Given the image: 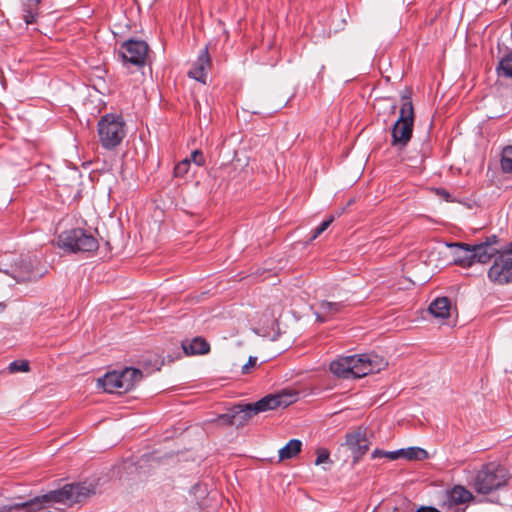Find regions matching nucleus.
<instances>
[{"instance_id":"obj_17","label":"nucleus","mask_w":512,"mask_h":512,"mask_svg":"<svg viewBox=\"0 0 512 512\" xmlns=\"http://www.w3.org/2000/svg\"><path fill=\"white\" fill-rule=\"evenodd\" d=\"M181 346L186 355H203L210 351L209 343L202 337L184 340Z\"/></svg>"},{"instance_id":"obj_16","label":"nucleus","mask_w":512,"mask_h":512,"mask_svg":"<svg viewBox=\"0 0 512 512\" xmlns=\"http://www.w3.org/2000/svg\"><path fill=\"white\" fill-rule=\"evenodd\" d=\"M118 372L119 376H121L120 384L122 393L132 390L143 377L142 371L133 367H126Z\"/></svg>"},{"instance_id":"obj_39","label":"nucleus","mask_w":512,"mask_h":512,"mask_svg":"<svg viewBox=\"0 0 512 512\" xmlns=\"http://www.w3.org/2000/svg\"><path fill=\"white\" fill-rule=\"evenodd\" d=\"M443 197H445L446 199H448L450 197V194L446 191H443Z\"/></svg>"},{"instance_id":"obj_18","label":"nucleus","mask_w":512,"mask_h":512,"mask_svg":"<svg viewBox=\"0 0 512 512\" xmlns=\"http://www.w3.org/2000/svg\"><path fill=\"white\" fill-rule=\"evenodd\" d=\"M473 499L472 493L463 486H455L447 492L446 502L450 508Z\"/></svg>"},{"instance_id":"obj_34","label":"nucleus","mask_w":512,"mask_h":512,"mask_svg":"<svg viewBox=\"0 0 512 512\" xmlns=\"http://www.w3.org/2000/svg\"><path fill=\"white\" fill-rule=\"evenodd\" d=\"M403 452L402 449L396 450V451H385V457L389 458L390 460H396L399 458H402Z\"/></svg>"},{"instance_id":"obj_20","label":"nucleus","mask_w":512,"mask_h":512,"mask_svg":"<svg viewBox=\"0 0 512 512\" xmlns=\"http://www.w3.org/2000/svg\"><path fill=\"white\" fill-rule=\"evenodd\" d=\"M450 301L447 297L435 299L429 306L432 315L438 318H447L450 315Z\"/></svg>"},{"instance_id":"obj_42","label":"nucleus","mask_w":512,"mask_h":512,"mask_svg":"<svg viewBox=\"0 0 512 512\" xmlns=\"http://www.w3.org/2000/svg\"><path fill=\"white\" fill-rule=\"evenodd\" d=\"M344 212V209H341L340 213H338V216H341V214H343Z\"/></svg>"},{"instance_id":"obj_8","label":"nucleus","mask_w":512,"mask_h":512,"mask_svg":"<svg viewBox=\"0 0 512 512\" xmlns=\"http://www.w3.org/2000/svg\"><path fill=\"white\" fill-rule=\"evenodd\" d=\"M455 248L454 262L462 267H470L475 263L486 264L488 253L476 244L453 243L449 245Z\"/></svg>"},{"instance_id":"obj_14","label":"nucleus","mask_w":512,"mask_h":512,"mask_svg":"<svg viewBox=\"0 0 512 512\" xmlns=\"http://www.w3.org/2000/svg\"><path fill=\"white\" fill-rule=\"evenodd\" d=\"M211 66V59L207 47L199 54L193 67L189 70L188 76L201 83H206L207 71Z\"/></svg>"},{"instance_id":"obj_13","label":"nucleus","mask_w":512,"mask_h":512,"mask_svg":"<svg viewBox=\"0 0 512 512\" xmlns=\"http://www.w3.org/2000/svg\"><path fill=\"white\" fill-rule=\"evenodd\" d=\"M5 273L10 275L18 283L35 281L41 276V274L34 272L31 261L24 259L16 263L11 271H5Z\"/></svg>"},{"instance_id":"obj_9","label":"nucleus","mask_w":512,"mask_h":512,"mask_svg":"<svg viewBox=\"0 0 512 512\" xmlns=\"http://www.w3.org/2000/svg\"><path fill=\"white\" fill-rule=\"evenodd\" d=\"M298 393L293 391H283L276 394H268L260 400L251 403L254 413L257 415L269 410H275L277 408H285L292 403L296 402Z\"/></svg>"},{"instance_id":"obj_6","label":"nucleus","mask_w":512,"mask_h":512,"mask_svg":"<svg viewBox=\"0 0 512 512\" xmlns=\"http://www.w3.org/2000/svg\"><path fill=\"white\" fill-rule=\"evenodd\" d=\"M99 141L103 148L112 150L119 146L126 135L121 116L106 114L98 122Z\"/></svg>"},{"instance_id":"obj_43","label":"nucleus","mask_w":512,"mask_h":512,"mask_svg":"<svg viewBox=\"0 0 512 512\" xmlns=\"http://www.w3.org/2000/svg\"><path fill=\"white\" fill-rule=\"evenodd\" d=\"M344 212V209H341L340 213H338V216H341V214H343Z\"/></svg>"},{"instance_id":"obj_30","label":"nucleus","mask_w":512,"mask_h":512,"mask_svg":"<svg viewBox=\"0 0 512 512\" xmlns=\"http://www.w3.org/2000/svg\"><path fill=\"white\" fill-rule=\"evenodd\" d=\"M232 416H233V410L232 407L228 410L227 413L221 414L215 419L216 422L222 424V425H229L232 426Z\"/></svg>"},{"instance_id":"obj_5","label":"nucleus","mask_w":512,"mask_h":512,"mask_svg":"<svg viewBox=\"0 0 512 512\" xmlns=\"http://www.w3.org/2000/svg\"><path fill=\"white\" fill-rule=\"evenodd\" d=\"M414 125V109L410 97H402L400 115L394 124L391 135V145L397 149H403L409 143Z\"/></svg>"},{"instance_id":"obj_29","label":"nucleus","mask_w":512,"mask_h":512,"mask_svg":"<svg viewBox=\"0 0 512 512\" xmlns=\"http://www.w3.org/2000/svg\"><path fill=\"white\" fill-rule=\"evenodd\" d=\"M334 221V216L331 215L327 220L323 221L319 226H317L313 230V234L310 238V240L316 239L319 235H321Z\"/></svg>"},{"instance_id":"obj_23","label":"nucleus","mask_w":512,"mask_h":512,"mask_svg":"<svg viewBox=\"0 0 512 512\" xmlns=\"http://www.w3.org/2000/svg\"><path fill=\"white\" fill-rule=\"evenodd\" d=\"M499 76L512 79V53L505 55L497 67Z\"/></svg>"},{"instance_id":"obj_10","label":"nucleus","mask_w":512,"mask_h":512,"mask_svg":"<svg viewBox=\"0 0 512 512\" xmlns=\"http://www.w3.org/2000/svg\"><path fill=\"white\" fill-rule=\"evenodd\" d=\"M148 44L142 40L129 39L120 48V54L124 62L135 66H143L148 54Z\"/></svg>"},{"instance_id":"obj_37","label":"nucleus","mask_w":512,"mask_h":512,"mask_svg":"<svg viewBox=\"0 0 512 512\" xmlns=\"http://www.w3.org/2000/svg\"><path fill=\"white\" fill-rule=\"evenodd\" d=\"M42 0H24L27 4H33L34 6H39Z\"/></svg>"},{"instance_id":"obj_36","label":"nucleus","mask_w":512,"mask_h":512,"mask_svg":"<svg viewBox=\"0 0 512 512\" xmlns=\"http://www.w3.org/2000/svg\"><path fill=\"white\" fill-rule=\"evenodd\" d=\"M416 512H439V511L434 507H422V508L418 509Z\"/></svg>"},{"instance_id":"obj_38","label":"nucleus","mask_w":512,"mask_h":512,"mask_svg":"<svg viewBox=\"0 0 512 512\" xmlns=\"http://www.w3.org/2000/svg\"><path fill=\"white\" fill-rule=\"evenodd\" d=\"M396 107H397L396 103H395V102H393V103L391 104V112H394V111H395V109H396Z\"/></svg>"},{"instance_id":"obj_1","label":"nucleus","mask_w":512,"mask_h":512,"mask_svg":"<svg viewBox=\"0 0 512 512\" xmlns=\"http://www.w3.org/2000/svg\"><path fill=\"white\" fill-rule=\"evenodd\" d=\"M95 494V485L88 482L69 483L57 490L35 496L24 502L4 505L0 512H37L54 503H80Z\"/></svg>"},{"instance_id":"obj_27","label":"nucleus","mask_w":512,"mask_h":512,"mask_svg":"<svg viewBox=\"0 0 512 512\" xmlns=\"http://www.w3.org/2000/svg\"><path fill=\"white\" fill-rule=\"evenodd\" d=\"M8 369L11 373L28 372L29 362L27 360H15L9 364Z\"/></svg>"},{"instance_id":"obj_19","label":"nucleus","mask_w":512,"mask_h":512,"mask_svg":"<svg viewBox=\"0 0 512 512\" xmlns=\"http://www.w3.org/2000/svg\"><path fill=\"white\" fill-rule=\"evenodd\" d=\"M121 376L118 371H112L106 373L102 378L98 379V384L103 387L105 392L108 393H122Z\"/></svg>"},{"instance_id":"obj_28","label":"nucleus","mask_w":512,"mask_h":512,"mask_svg":"<svg viewBox=\"0 0 512 512\" xmlns=\"http://www.w3.org/2000/svg\"><path fill=\"white\" fill-rule=\"evenodd\" d=\"M190 168V159L186 158L182 161H180L175 167H174V177L181 178L184 177Z\"/></svg>"},{"instance_id":"obj_40","label":"nucleus","mask_w":512,"mask_h":512,"mask_svg":"<svg viewBox=\"0 0 512 512\" xmlns=\"http://www.w3.org/2000/svg\"><path fill=\"white\" fill-rule=\"evenodd\" d=\"M5 307H6L5 304L0 303V312L4 311Z\"/></svg>"},{"instance_id":"obj_32","label":"nucleus","mask_w":512,"mask_h":512,"mask_svg":"<svg viewBox=\"0 0 512 512\" xmlns=\"http://www.w3.org/2000/svg\"><path fill=\"white\" fill-rule=\"evenodd\" d=\"M193 161L197 166H203L205 164V157L201 150H194L191 153L190 162Z\"/></svg>"},{"instance_id":"obj_33","label":"nucleus","mask_w":512,"mask_h":512,"mask_svg":"<svg viewBox=\"0 0 512 512\" xmlns=\"http://www.w3.org/2000/svg\"><path fill=\"white\" fill-rule=\"evenodd\" d=\"M257 365V357L250 356L248 362L242 366V374H248L251 368L256 367Z\"/></svg>"},{"instance_id":"obj_3","label":"nucleus","mask_w":512,"mask_h":512,"mask_svg":"<svg viewBox=\"0 0 512 512\" xmlns=\"http://www.w3.org/2000/svg\"><path fill=\"white\" fill-rule=\"evenodd\" d=\"M507 481L508 474L506 469L497 463L491 462L483 465L476 473L473 487L477 493L489 494L505 486Z\"/></svg>"},{"instance_id":"obj_7","label":"nucleus","mask_w":512,"mask_h":512,"mask_svg":"<svg viewBox=\"0 0 512 512\" xmlns=\"http://www.w3.org/2000/svg\"><path fill=\"white\" fill-rule=\"evenodd\" d=\"M493 258V264L488 270L489 280L499 285L512 282V249L508 246Z\"/></svg>"},{"instance_id":"obj_15","label":"nucleus","mask_w":512,"mask_h":512,"mask_svg":"<svg viewBox=\"0 0 512 512\" xmlns=\"http://www.w3.org/2000/svg\"><path fill=\"white\" fill-rule=\"evenodd\" d=\"M233 416H232V426L237 428L245 426L249 420L255 416L254 409L251 403L247 404H235L232 406Z\"/></svg>"},{"instance_id":"obj_2","label":"nucleus","mask_w":512,"mask_h":512,"mask_svg":"<svg viewBox=\"0 0 512 512\" xmlns=\"http://www.w3.org/2000/svg\"><path fill=\"white\" fill-rule=\"evenodd\" d=\"M387 362L376 354L340 357L330 363V371L337 377L361 378L368 374L378 373Z\"/></svg>"},{"instance_id":"obj_44","label":"nucleus","mask_w":512,"mask_h":512,"mask_svg":"<svg viewBox=\"0 0 512 512\" xmlns=\"http://www.w3.org/2000/svg\"><path fill=\"white\" fill-rule=\"evenodd\" d=\"M509 247L512 249V242L509 244Z\"/></svg>"},{"instance_id":"obj_26","label":"nucleus","mask_w":512,"mask_h":512,"mask_svg":"<svg viewBox=\"0 0 512 512\" xmlns=\"http://www.w3.org/2000/svg\"><path fill=\"white\" fill-rule=\"evenodd\" d=\"M23 19L27 24H32L36 21V17L38 15V6H34L33 4H27V2L23 1Z\"/></svg>"},{"instance_id":"obj_11","label":"nucleus","mask_w":512,"mask_h":512,"mask_svg":"<svg viewBox=\"0 0 512 512\" xmlns=\"http://www.w3.org/2000/svg\"><path fill=\"white\" fill-rule=\"evenodd\" d=\"M346 445L353 455V463H357L360 458L369 450L370 442L367 439L366 431L362 428L346 434Z\"/></svg>"},{"instance_id":"obj_4","label":"nucleus","mask_w":512,"mask_h":512,"mask_svg":"<svg viewBox=\"0 0 512 512\" xmlns=\"http://www.w3.org/2000/svg\"><path fill=\"white\" fill-rule=\"evenodd\" d=\"M57 244L59 248L70 253H92L99 247L98 240L81 228L63 231L58 236Z\"/></svg>"},{"instance_id":"obj_41","label":"nucleus","mask_w":512,"mask_h":512,"mask_svg":"<svg viewBox=\"0 0 512 512\" xmlns=\"http://www.w3.org/2000/svg\"><path fill=\"white\" fill-rule=\"evenodd\" d=\"M344 212V209H341L340 213H338V216H341V214H343Z\"/></svg>"},{"instance_id":"obj_22","label":"nucleus","mask_w":512,"mask_h":512,"mask_svg":"<svg viewBox=\"0 0 512 512\" xmlns=\"http://www.w3.org/2000/svg\"><path fill=\"white\" fill-rule=\"evenodd\" d=\"M498 243V237L496 235H491L485 239V241L476 244V246H481L488 253L487 263L493 258V256L497 255L501 251L494 247L495 244Z\"/></svg>"},{"instance_id":"obj_31","label":"nucleus","mask_w":512,"mask_h":512,"mask_svg":"<svg viewBox=\"0 0 512 512\" xmlns=\"http://www.w3.org/2000/svg\"><path fill=\"white\" fill-rule=\"evenodd\" d=\"M330 459V453L327 449H318L317 450V458L315 460V465H320L328 462Z\"/></svg>"},{"instance_id":"obj_45","label":"nucleus","mask_w":512,"mask_h":512,"mask_svg":"<svg viewBox=\"0 0 512 512\" xmlns=\"http://www.w3.org/2000/svg\"><path fill=\"white\" fill-rule=\"evenodd\" d=\"M508 0H503L504 3H506Z\"/></svg>"},{"instance_id":"obj_21","label":"nucleus","mask_w":512,"mask_h":512,"mask_svg":"<svg viewBox=\"0 0 512 512\" xmlns=\"http://www.w3.org/2000/svg\"><path fill=\"white\" fill-rule=\"evenodd\" d=\"M302 448V442L298 439H291L283 448L279 450V460H287L296 457Z\"/></svg>"},{"instance_id":"obj_12","label":"nucleus","mask_w":512,"mask_h":512,"mask_svg":"<svg viewBox=\"0 0 512 512\" xmlns=\"http://www.w3.org/2000/svg\"><path fill=\"white\" fill-rule=\"evenodd\" d=\"M345 308L346 306L343 302H330L326 300H322L315 306H312L316 320L319 323L327 322L337 314L344 312Z\"/></svg>"},{"instance_id":"obj_35","label":"nucleus","mask_w":512,"mask_h":512,"mask_svg":"<svg viewBox=\"0 0 512 512\" xmlns=\"http://www.w3.org/2000/svg\"><path fill=\"white\" fill-rule=\"evenodd\" d=\"M372 458L375 459V458H381V457H385V451L383 450H380V449H375L373 452H372Z\"/></svg>"},{"instance_id":"obj_25","label":"nucleus","mask_w":512,"mask_h":512,"mask_svg":"<svg viewBox=\"0 0 512 512\" xmlns=\"http://www.w3.org/2000/svg\"><path fill=\"white\" fill-rule=\"evenodd\" d=\"M500 163L504 173H512V146H506L502 150Z\"/></svg>"},{"instance_id":"obj_24","label":"nucleus","mask_w":512,"mask_h":512,"mask_svg":"<svg viewBox=\"0 0 512 512\" xmlns=\"http://www.w3.org/2000/svg\"><path fill=\"white\" fill-rule=\"evenodd\" d=\"M402 452V458L407 460H424L428 458L427 451L419 447H409L402 449Z\"/></svg>"}]
</instances>
